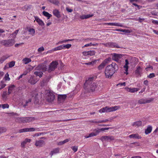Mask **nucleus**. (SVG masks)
Here are the masks:
<instances>
[{
    "mask_svg": "<svg viewBox=\"0 0 158 158\" xmlns=\"http://www.w3.org/2000/svg\"><path fill=\"white\" fill-rule=\"evenodd\" d=\"M142 122L140 121H138L134 122L132 124V126L133 127H139L142 125Z\"/></svg>",
    "mask_w": 158,
    "mask_h": 158,
    "instance_id": "27",
    "label": "nucleus"
},
{
    "mask_svg": "<svg viewBox=\"0 0 158 158\" xmlns=\"http://www.w3.org/2000/svg\"><path fill=\"white\" fill-rule=\"evenodd\" d=\"M141 68L139 66L137 68L136 70L135 71V74L136 77H138L140 75Z\"/></svg>",
    "mask_w": 158,
    "mask_h": 158,
    "instance_id": "26",
    "label": "nucleus"
},
{
    "mask_svg": "<svg viewBox=\"0 0 158 158\" xmlns=\"http://www.w3.org/2000/svg\"><path fill=\"white\" fill-rule=\"evenodd\" d=\"M7 94L6 92H4L2 94V98L4 99H6V98Z\"/></svg>",
    "mask_w": 158,
    "mask_h": 158,
    "instance_id": "49",
    "label": "nucleus"
},
{
    "mask_svg": "<svg viewBox=\"0 0 158 158\" xmlns=\"http://www.w3.org/2000/svg\"><path fill=\"white\" fill-rule=\"evenodd\" d=\"M152 23L154 24L158 25V21L153 20L152 21Z\"/></svg>",
    "mask_w": 158,
    "mask_h": 158,
    "instance_id": "53",
    "label": "nucleus"
},
{
    "mask_svg": "<svg viewBox=\"0 0 158 158\" xmlns=\"http://www.w3.org/2000/svg\"><path fill=\"white\" fill-rule=\"evenodd\" d=\"M110 58L105 59L102 63L98 66V69L99 70H101L103 69L106 66V64L109 62L110 60Z\"/></svg>",
    "mask_w": 158,
    "mask_h": 158,
    "instance_id": "9",
    "label": "nucleus"
},
{
    "mask_svg": "<svg viewBox=\"0 0 158 158\" xmlns=\"http://www.w3.org/2000/svg\"><path fill=\"white\" fill-rule=\"evenodd\" d=\"M122 57V54L114 53L112 54V59L113 60L115 61L118 62L119 60L121 59Z\"/></svg>",
    "mask_w": 158,
    "mask_h": 158,
    "instance_id": "10",
    "label": "nucleus"
},
{
    "mask_svg": "<svg viewBox=\"0 0 158 158\" xmlns=\"http://www.w3.org/2000/svg\"><path fill=\"white\" fill-rule=\"evenodd\" d=\"M60 150V149L59 148H54L51 151L49 154L51 155V157H52V155L59 153Z\"/></svg>",
    "mask_w": 158,
    "mask_h": 158,
    "instance_id": "19",
    "label": "nucleus"
},
{
    "mask_svg": "<svg viewBox=\"0 0 158 158\" xmlns=\"http://www.w3.org/2000/svg\"><path fill=\"white\" fill-rule=\"evenodd\" d=\"M90 41H95L97 40V39L95 38H89L87 39Z\"/></svg>",
    "mask_w": 158,
    "mask_h": 158,
    "instance_id": "59",
    "label": "nucleus"
},
{
    "mask_svg": "<svg viewBox=\"0 0 158 158\" xmlns=\"http://www.w3.org/2000/svg\"><path fill=\"white\" fill-rule=\"evenodd\" d=\"M153 100V98H149L148 99H142L139 100L138 103L140 104L149 103Z\"/></svg>",
    "mask_w": 158,
    "mask_h": 158,
    "instance_id": "13",
    "label": "nucleus"
},
{
    "mask_svg": "<svg viewBox=\"0 0 158 158\" xmlns=\"http://www.w3.org/2000/svg\"><path fill=\"white\" fill-rule=\"evenodd\" d=\"M106 46L111 48H121V47H120L118 44L114 42H109L106 44Z\"/></svg>",
    "mask_w": 158,
    "mask_h": 158,
    "instance_id": "14",
    "label": "nucleus"
},
{
    "mask_svg": "<svg viewBox=\"0 0 158 158\" xmlns=\"http://www.w3.org/2000/svg\"><path fill=\"white\" fill-rule=\"evenodd\" d=\"M69 140L68 139H66L63 141V143L64 144L69 141Z\"/></svg>",
    "mask_w": 158,
    "mask_h": 158,
    "instance_id": "63",
    "label": "nucleus"
},
{
    "mask_svg": "<svg viewBox=\"0 0 158 158\" xmlns=\"http://www.w3.org/2000/svg\"><path fill=\"white\" fill-rule=\"evenodd\" d=\"M129 64V62L127 59H126L125 60V65L123 66V68L124 70L125 71L124 72V73L126 74V75H127L128 74V64Z\"/></svg>",
    "mask_w": 158,
    "mask_h": 158,
    "instance_id": "15",
    "label": "nucleus"
},
{
    "mask_svg": "<svg viewBox=\"0 0 158 158\" xmlns=\"http://www.w3.org/2000/svg\"><path fill=\"white\" fill-rule=\"evenodd\" d=\"M36 129L33 127L24 128L19 130V132L21 133L24 132L34 131H35Z\"/></svg>",
    "mask_w": 158,
    "mask_h": 158,
    "instance_id": "11",
    "label": "nucleus"
},
{
    "mask_svg": "<svg viewBox=\"0 0 158 158\" xmlns=\"http://www.w3.org/2000/svg\"><path fill=\"white\" fill-rule=\"evenodd\" d=\"M31 102V99H29L28 100L26 101V104L23 105V106L24 107H25L26 106H27V105L28 103Z\"/></svg>",
    "mask_w": 158,
    "mask_h": 158,
    "instance_id": "45",
    "label": "nucleus"
},
{
    "mask_svg": "<svg viewBox=\"0 0 158 158\" xmlns=\"http://www.w3.org/2000/svg\"><path fill=\"white\" fill-rule=\"evenodd\" d=\"M131 31L130 30L128 29H125L124 33H130L131 32Z\"/></svg>",
    "mask_w": 158,
    "mask_h": 158,
    "instance_id": "61",
    "label": "nucleus"
},
{
    "mask_svg": "<svg viewBox=\"0 0 158 158\" xmlns=\"http://www.w3.org/2000/svg\"><path fill=\"white\" fill-rule=\"evenodd\" d=\"M45 142L44 141L42 140H37L36 141L35 145L36 147H40L44 144Z\"/></svg>",
    "mask_w": 158,
    "mask_h": 158,
    "instance_id": "22",
    "label": "nucleus"
},
{
    "mask_svg": "<svg viewBox=\"0 0 158 158\" xmlns=\"http://www.w3.org/2000/svg\"><path fill=\"white\" fill-rule=\"evenodd\" d=\"M44 50V48L43 46H42L38 48V51L39 52H41L43 51Z\"/></svg>",
    "mask_w": 158,
    "mask_h": 158,
    "instance_id": "47",
    "label": "nucleus"
},
{
    "mask_svg": "<svg viewBox=\"0 0 158 158\" xmlns=\"http://www.w3.org/2000/svg\"><path fill=\"white\" fill-rule=\"evenodd\" d=\"M120 85L121 86H125L126 85V83L125 82H123V83H119L118 85Z\"/></svg>",
    "mask_w": 158,
    "mask_h": 158,
    "instance_id": "52",
    "label": "nucleus"
},
{
    "mask_svg": "<svg viewBox=\"0 0 158 158\" xmlns=\"http://www.w3.org/2000/svg\"><path fill=\"white\" fill-rule=\"evenodd\" d=\"M53 14L58 18H59L61 16V14L59 10H53Z\"/></svg>",
    "mask_w": 158,
    "mask_h": 158,
    "instance_id": "30",
    "label": "nucleus"
},
{
    "mask_svg": "<svg viewBox=\"0 0 158 158\" xmlns=\"http://www.w3.org/2000/svg\"><path fill=\"white\" fill-rule=\"evenodd\" d=\"M71 148L74 152H76L77 151L78 147L75 146H73L71 147Z\"/></svg>",
    "mask_w": 158,
    "mask_h": 158,
    "instance_id": "44",
    "label": "nucleus"
},
{
    "mask_svg": "<svg viewBox=\"0 0 158 158\" xmlns=\"http://www.w3.org/2000/svg\"><path fill=\"white\" fill-rule=\"evenodd\" d=\"M129 137L130 138H133L134 139H139L141 138V137H140L137 134H131L129 135Z\"/></svg>",
    "mask_w": 158,
    "mask_h": 158,
    "instance_id": "29",
    "label": "nucleus"
},
{
    "mask_svg": "<svg viewBox=\"0 0 158 158\" xmlns=\"http://www.w3.org/2000/svg\"><path fill=\"white\" fill-rule=\"evenodd\" d=\"M58 63L56 61H53L50 64L49 66L48 71L49 72H51L52 71H54L57 67Z\"/></svg>",
    "mask_w": 158,
    "mask_h": 158,
    "instance_id": "8",
    "label": "nucleus"
},
{
    "mask_svg": "<svg viewBox=\"0 0 158 158\" xmlns=\"http://www.w3.org/2000/svg\"><path fill=\"white\" fill-rule=\"evenodd\" d=\"M9 107V105L7 104H2V108L3 109L5 108H8Z\"/></svg>",
    "mask_w": 158,
    "mask_h": 158,
    "instance_id": "42",
    "label": "nucleus"
},
{
    "mask_svg": "<svg viewBox=\"0 0 158 158\" xmlns=\"http://www.w3.org/2000/svg\"><path fill=\"white\" fill-rule=\"evenodd\" d=\"M149 69H152L153 67L152 66H149L148 67L146 68H145V70H146L147 71H148Z\"/></svg>",
    "mask_w": 158,
    "mask_h": 158,
    "instance_id": "56",
    "label": "nucleus"
},
{
    "mask_svg": "<svg viewBox=\"0 0 158 158\" xmlns=\"http://www.w3.org/2000/svg\"><path fill=\"white\" fill-rule=\"evenodd\" d=\"M31 139L28 138L25 139L22 142L21 144V146L22 148H24L25 145L27 143H29L31 142Z\"/></svg>",
    "mask_w": 158,
    "mask_h": 158,
    "instance_id": "20",
    "label": "nucleus"
},
{
    "mask_svg": "<svg viewBox=\"0 0 158 158\" xmlns=\"http://www.w3.org/2000/svg\"><path fill=\"white\" fill-rule=\"evenodd\" d=\"M29 32H30V34L33 36L35 33V31L34 29L33 28H30L29 30Z\"/></svg>",
    "mask_w": 158,
    "mask_h": 158,
    "instance_id": "37",
    "label": "nucleus"
},
{
    "mask_svg": "<svg viewBox=\"0 0 158 158\" xmlns=\"http://www.w3.org/2000/svg\"><path fill=\"white\" fill-rule=\"evenodd\" d=\"M34 17L35 19V21H36L41 26L44 25V23L41 19L37 16H35Z\"/></svg>",
    "mask_w": 158,
    "mask_h": 158,
    "instance_id": "21",
    "label": "nucleus"
},
{
    "mask_svg": "<svg viewBox=\"0 0 158 158\" xmlns=\"http://www.w3.org/2000/svg\"><path fill=\"white\" fill-rule=\"evenodd\" d=\"M50 2L53 4L58 5L59 4V2L57 0H49Z\"/></svg>",
    "mask_w": 158,
    "mask_h": 158,
    "instance_id": "34",
    "label": "nucleus"
},
{
    "mask_svg": "<svg viewBox=\"0 0 158 158\" xmlns=\"http://www.w3.org/2000/svg\"><path fill=\"white\" fill-rule=\"evenodd\" d=\"M152 130V127L151 125H148L147 129L145 130V133L146 135L150 133Z\"/></svg>",
    "mask_w": 158,
    "mask_h": 158,
    "instance_id": "25",
    "label": "nucleus"
},
{
    "mask_svg": "<svg viewBox=\"0 0 158 158\" xmlns=\"http://www.w3.org/2000/svg\"><path fill=\"white\" fill-rule=\"evenodd\" d=\"M125 89L127 91L131 93H134L138 91L139 89L138 88H131L125 87Z\"/></svg>",
    "mask_w": 158,
    "mask_h": 158,
    "instance_id": "18",
    "label": "nucleus"
},
{
    "mask_svg": "<svg viewBox=\"0 0 158 158\" xmlns=\"http://www.w3.org/2000/svg\"><path fill=\"white\" fill-rule=\"evenodd\" d=\"M15 86L13 85H11L8 88V93L9 94H10L15 90Z\"/></svg>",
    "mask_w": 158,
    "mask_h": 158,
    "instance_id": "24",
    "label": "nucleus"
},
{
    "mask_svg": "<svg viewBox=\"0 0 158 158\" xmlns=\"http://www.w3.org/2000/svg\"><path fill=\"white\" fill-rule=\"evenodd\" d=\"M22 61L23 63L25 64H27L31 62V60L29 58H25L23 59Z\"/></svg>",
    "mask_w": 158,
    "mask_h": 158,
    "instance_id": "31",
    "label": "nucleus"
},
{
    "mask_svg": "<svg viewBox=\"0 0 158 158\" xmlns=\"http://www.w3.org/2000/svg\"><path fill=\"white\" fill-rule=\"evenodd\" d=\"M26 74H23L21 75H20L19 76V77H18V78H17V79L18 80H19L20 78H22V77L23 75H25Z\"/></svg>",
    "mask_w": 158,
    "mask_h": 158,
    "instance_id": "60",
    "label": "nucleus"
},
{
    "mask_svg": "<svg viewBox=\"0 0 158 158\" xmlns=\"http://www.w3.org/2000/svg\"><path fill=\"white\" fill-rule=\"evenodd\" d=\"M19 30H16L13 33V35H16L17 34Z\"/></svg>",
    "mask_w": 158,
    "mask_h": 158,
    "instance_id": "64",
    "label": "nucleus"
},
{
    "mask_svg": "<svg viewBox=\"0 0 158 158\" xmlns=\"http://www.w3.org/2000/svg\"><path fill=\"white\" fill-rule=\"evenodd\" d=\"M63 45L64 49H65V48H67V49L71 47L72 46L71 44H68L66 45Z\"/></svg>",
    "mask_w": 158,
    "mask_h": 158,
    "instance_id": "40",
    "label": "nucleus"
},
{
    "mask_svg": "<svg viewBox=\"0 0 158 158\" xmlns=\"http://www.w3.org/2000/svg\"><path fill=\"white\" fill-rule=\"evenodd\" d=\"M102 141H107L110 142L114 140V138L112 136H104L101 138Z\"/></svg>",
    "mask_w": 158,
    "mask_h": 158,
    "instance_id": "12",
    "label": "nucleus"
},
{
    "mask_svg": "<svg viewBox=\"0 0 158 158\" xmlns=\"http://www.w3.org/2000/svg\"><path fill=\"white\" fill-rule=\"evenodd\" d=\"M43 13L44 16L47 17L48 19H49L50 17L52 16L51 14L48 13V12H46L44 11H43Z\"/></svg>",
    "mask_w": 158,
    "mask_h": 158,
    "instance_id": "33",
    "label": "nucleus"
},
{
    "mask_svg": "<svg viewBox=\"0 0 158 158\" xmlns=\"http://www.w3.org/2000/svg\"><path fill=\"white\" fill-rule=\"evenodd\" d=\"M6 129L4 127H0V134L3 132H6Z\"/></svg>",
    "mask_w": 158,
    "mask_h": 158,
    "instance_id": "39",
    "label": "nucleus"
},
{
    "mask_svg": "<svg viewBox=\"0 0 158 158\" xmlns=\"http://www.w3.org/2000/svg\"><path fill=\"white\" fill-rule=\"evenodd\" d=\"M10 56L9 55H6L3 56L0 59V63H2L5 60Z\"/></svg>",
    "mask_w": 158,
    "mask_h": 158,
    "instance_id": "28",
    "label": "nucleus"
},
{
    "mask_svg": "<svg viewBox=\"0 0 158 158\" xmlns=\"http://www.w3.org/2000/svg\"><path fill=\"white\" fill-rule=\"evenodd\" d=\"M4 73L3 72L0 71V78L2 77L4 75Z\"/></svg>",
    "mask_w": 158,
    "mask_h": 158,
    "instance_id": "62",
    "label": "nucleus"
},
{
    "mask_svg": "<svg viewBox=\"0 0 158 158\" xmlns=\"http://www.w3.org/2000/svg\"><path fill=\"white\" fill-rule=\"evenodd\" d=\"M93 77H91L86 81L84 84V88L87 92H93L96 87V84L93 82Z\"/></svg>",
    "mask_w": 158,
    "mask_h": 158,
    "instance_id": "2",
    "label": "nucleus"
},
{
    "mask_svg": "<svg viewBox=\"0 0 158 158\" xmlns=\"http://www.w3.org/2000/svg\"><path fill=\"white\" fill-rule=\"evenodd\" d=\"M4 79L6 81H9L10 80V78L9 77V74L8 73L5 74Z\"/></svg>",
    "mask_w": 158,
    "mask_h": 158,
    "instance_id": "36",
    "label": "nucleus"
},
{
    "mask_svg": "<svg viewBox=\"0 0 158 158\" xmlns=\"http://www.w3.org/2000/svg\"><path fill=\"white\" fill-rule=\"evenodd\" d=\"M15 42V40L13 39L5 40L2 41V43L5 47H10L14 45Z\"/></svg>",
    "mask_w": 158,
    "mask_h": 158,
    "instance_id": "6",
    "label": "nucleus"
},
{
    "mask_svg": "<svg viewBox=\"0 0 158 158\" xmlns=\"http://www.w3.org/2000/svg\"><path fill=\"white\" fill-rule=\"evenodd\" d=\"M89 55L93 56L94 55L95 53V52L94 51H88Z\"/></svg>",
    "mask_w": 158,
    "mask_h": 158,
    "instance_id": "43",
    "label": "nucleus"
},
{
    "mask_svg": "<svg viewBox=\"0 0 158 158\" xmlns=\"http://www.w3.org/2000/svg\"><path fill=\"white\" fill-rule=\"evenodd\" d=\"M114 26H119L122 27V25L119 23H114Z\"/></svg>",
    "mask_w": 158,
    "mask_h": 158,
    "instance_id": "50",
    "label": "nucleus"
},
{
    "mask_svg": "<svg viewBox=\"0 0 158 158\" xmlns=\"http://www.w3.org/2000/svg\"><path fill=\"white\" fill-rule=\"evenodd\" d=\"M89 44L90 46H96L98 45V44L97 43L93 44L92 43H89Z\"/></svg>",
    "mask_w": 158,
    "mask_h": 158,
    "instance_id": "58",
    "label": "nucleus"
},
{
    "mask_svg": "<svg viewBox=\"0 0 158 158\" xmlns=\"http://www.w3.org/2000/svg\"><path fill=\"white\" fill-rule=\"evenodd\" d=\"M66 97V96L65 95H60L58 96V98H60L63 100L65 99Z\"/></svg>",
    "mask_w": 158,
    "mask_h": 158,
    "instance_id": "41",
    "label": "nucleus"
},
{
    "mask_svg": "<svg viewBox=\"0 0 158 158\" xmlns=\"http://www.w3.org/2000/svg\"><path fill=\"white\" fill-rule=\"evenodd\" d=\"M15 64V61H12L10 62L8 64V65L9 66V68H11L13 67Z\"/></svg>",
    "mask_w": 158,
    "mask_h": 158,
    "instance_id": "38",
    "label": "nucleus"
},
{
    "mask_svg": "<svg viewBox=\"0 0 158 158\" xmlns=\"http://www.w3.org/2000/svg\"><path fill=\"white\" fill-rule=\"evenodd\" d=\"M155 77V75L154 73H150L149 75L147 76V77L151 78H152L154 77Z\"/></svg>",
    "mask_w": 158,
    "mask_h": 158,
    "instance_id": "46",
    "label": "nucleus"
},
{
    "mask_svg": "<svg viewBox=\"0 0 158 158\" xmlns=\"http://www.w3.org/2000/svg\"><path fill=\"white\" fill-rule=\"evenodd\" d=\"M34 120V117L17 118H16L15 121L19 123H25L33 121Z\"/></svg>",
    "mask_w": 158,
    "mask_h": 158,
    "instance_id": "5",
    "label": "nucleus"
},
{
    "mask_svg": "<svg viewBox=\"0 0 158 158\" xmlns=\"http://www.w3.org/2000/svg\"><path fill=\"white\" fill-rule=\"evenodd\" d=\"M35 69L39 71L35 72L34 73V74L41 77L43 76V72L46 70V68L44 64H39L35 68Z\"/></svg>",
    "mask_w": 158,
    "mask_h": 158,
    "instance_id": "3",
    "label": "nucleus"
},
{
    "mask_svg": "<svg viewBox=\"0 0 158 158\" xmlns=\"http://www.w3.org/2000/svg\"><path fill=\"white\" fill-rule=\"evenodd\" d=\"M119 108L118 106H115L111 107L106 106L103 107L99 110V112L100 113L104 112H108L112 111H114L118 110Z\"/></svg>",
    "mask_w": 158,
    "mask_h": 158,
    "instance_id": "4",
    "label": "nucleus"
},
{
    "mask_svg": "<svg viewBox=\"0 0 158 158\" xmlns=\"http://www.w3.org/2000/svg\"><path fill=\"white\" fill-rule=\"evenodd\" d=\"M118 69V66L114 62H113L107 66L105 69V73L106 78H110L115 71Z\"/></svg>",
    "mask_w": 158,
    "mask_h": 158,
    "instance_id": "1",
    "label": "nucleus"
},
{
    "mask_svg": "<svg viewBox=\"0 0 158 158\" xmlns=\"http://www.w3.org/2000/svg\"><path fill=\"white\" fill-rule=\"evenodd\" d=\"M98 134V131H97V129H95L94 130V131L90 133L88 135H86L85 136L86 138H88L89 137L96 136Z\"/></svg>",
    "mask_w": 158,
    "mask_h": 158,
    "instance_id": "17",
    "label": "nucleus"
},
{
    "mask_svg": "<svg viewBox=\"0 0 158 158\" xmlns=\"http://www.w3.org/2000/svg\"><path fill=\"white\" fill-rule=\"evenodd\" d=\"M6 86V84L4 81H1L0 82V90L4 88Z\"/></svg>",
    "mask_w": 158,
    "mask_h": 158,
    "instance_id": "32",
    "label": "nucleus"
},
{
    "mask_svg": "<svg viewBox=\"0 0 158 158\" xmlns=\"http://www.w3.org/2000/svg\"><path fill=\"white\" fill-rule=\"evenodd\" d=\"M109 127H105L100 129H97V131H98V134L101 131H104L106 130L109 129Z\"/></svg>",
    "mask_w": 158,
    "mask_h": 158,
    "instance_id": "35",
    "label": "nucleus"
},
{
    "mask_svg": "<svg viewBox=\"0 0 158 158\" xmlns=\"http://www.w3.org/2000/svg\"><path fill=\"white\" fill-rule=\"evenodd\" d=\"M144 20V19L143 18H139L136 20L139 21L140 23L142 22Z\"/></svg>",
    "mask_w": 158,
    "mask_h": 158,
    "instance_id": "51",
    "label": "nucleus"
},
{
    "mask_svg": "<svg viewBox=\"0 0 158 158\" xmlns=\"http://www.w3.org/2000/svg\"><path fill=\"white\" fill-rule=\"evenodd\" d=\"M84 56H88L89 55L88 51L84 52H82Z\"/></svg>",
    "mask_w": 158,
    "mask_h": 158,
    "instance_id": "55",
    "label": "nucleus"
},
{
    "mask_svg": "<svg viewBox=\"0 0 158 158\" xmlns=\"http://www.w3.org/2000/svg\"><path fill=\"white\" fill-rule=\"evenodd\" d=\"M93 16V14H88L86 15H80L79 17L81 19H87Z\"/></svg>",
    "mask_w": 158,
    "mask_h": 158,
    "instance_id": "23",
    "label": "nucleus"
},
{
    "mask_svg": "<svg viewBox=\"0 0 158 158\" xmlns=\"http://www.w3.org/2000/svg\"><path fill=\"white\" fill-rule=\"evenodd\" d=\"M62 83L61 82H60L58 85H57V88L58 89H60L62 86Z\"/></svg>",
    "mask_w": 158,
    "mask_h": 158,
    "instance_id": "57",
    "label": "nucleus"
},
{
    "mask_svg": "<svg viewBox=\"0 0 158 158\" xmlns=\"http://www.w3.org/2000/svg\"><path fill=\"white\" fill-rule=\"evenodd\" d=\"M63 45H61L57 47V48H58L59 50H61L62 49H64V48L63 47Z\"/></svg>",
    "mask_w": 158,
    "mask_h": 158,
    "instance_id": "54",
    "label": "nucleus"
},
{
    "mask_svg": "<svg viewBox=\"0 0 158 158\" xmlns=\"http://www.w3.org/2000/svg\"><path fill=\"white\" fill-rule=\"evenodd\" d=\"M45 97L46 99L48 102H51L54 100L55 96L52 93L47 90L46 92Z\"/></svg>",
    "mask_w": 158,
    "mask_h": 158,
    "instance_id": "7",
    "label": "nucleus"
},
{
    "mask_svg": "<svg viewBox=\"0 0 158 158\" xmlns=\"http://www.w3.org/2000/svg\"><path fill=\"white\" fill-rule=\"evenodd\" d=\"M38 81L36 77L34 76H31L28 80V82L32 85L35 84Z\"/></svg>",
    "mask_w": 158,
    "mask_h": 158,
    "instance_id": "16",
    "label": "nucleus"
},
{
    "mask_svg": "<svg viewBox=\"0 0 158 158\" xmlns=\"http://www.w3.org/2000/svg\"><path fill=\"white\" fill-rule=\"evenodd\" d=\"M24 8L26 9L27 10L28 9H31L32 7V6L31 5H26L24 6Z\"/></svg>",
    "mask_w": 158,
    "mask_h": 158,
    "instance_id": "48",
    "label": "nucleus"
}]
</instances>
